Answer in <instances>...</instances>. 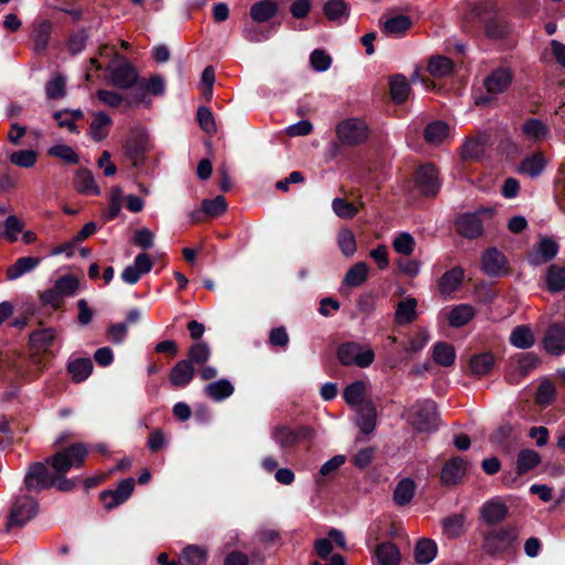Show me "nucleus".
<instances>
[{
    "mask_svg": "<svg viewBox=\"0 0 565 565\" xmlns=\"http://www.w3.org/2000/svg\"><path fill=\"white\" fill-rule=\"evenodd\" d=\"M51 487L60 491H71L75 487V480L57 476L55 472L50 476L44 463H32L24 476V488L29 491H41Z\"/></svg>",
    "mask_w": 565,
    "mask_h": 565,
    "instance_id": "nucleus-1",
    "label": "nucleus"
},
{
    "mask_svg": "<svg viewBox=\"0 0 565 565\" xmlns=\"http://www.w3.org/2000/svg\"><path fill=\"white\" fill-rule=\"evenodd\" d=\"M88 455V447L84 443H75L50 457L46 462L51 465L53 471L61 477L72 468H81Z\"/></svg>",
    "mask_w": 565,
    "mask_h": 565,
    "instance_id": "nucleus-2",
    "label": "nucleus"
},
{
    "mask_svg": "<svg viewBox=\"0 0 565 565\" xmlns=\"http://www.w3.org/2000/svg\"><path fill=\"white\" fill-rule=\"evenodd\" d=\"M337 358L344 366L365 369L374 362L375 353L369 344L348 341L338 347Z\"/></svg>",
    "mask_w": 565,
    "mask_h": 565,
    "instance_id": "nucleus-3",
    "label": "nucleus"
},
{
    "mask_svg": "<svg viewBox=\"0 0 565 565\" xmlns=\"http://www.w3.org/2000/svg\"><path fill=\"white\" fill-rule=\"evenodd\" d=\"M515 526L507 525L491 529L482 533V551L489 556H497L505 552L518 539Z\"/></svg>",
    "mask_w": 565,
    "mask_h": 565,
    "instance_id": "nucleus-4",
    "label": "nucleus"
},
{
    "mask_svg": "<svg viewBox=\"0 0 565 565\" xmlns=\"http://www.w3.org/2000/svg\"><path fill=\"white\" fill-rule=\"evenodd\" d=\"M411 424L419 431H433L438 427L436 403L431 399L418 401L408 411Z\"/></svg>",
    "mask_w": 565,
    "mask_h": 565,
    "instance_id": "nucleus-5",
    "label": "nucleus"
},
{
    "mask_svg": "<svg viewBox=\"0 0 565 565\" xmlns=\"http://www.w3.org/2000/svg\"><path fill=\"white\" fill-rule=\"evenodd\" d=\"M513 81V74L508 67H498L493 70L484 79L483 85L487 95L476 98L477 105H487L492 98L505 92Z\"/></svg>",
    "mask_w": 565,
    "mask_h": 565,
    "instance_id": "nucleus-6",
    "label": "nucleus"
},
{
    "mask_svg": "<svg viewBox=\"0 0 565 565\" xmlns=\"http://www.w3.org/2000/svg\"><path fill=\"white\" fill-rule=\"evenodd\" d=\"M38 374H33L29 369V362L17 355H6L0 359V377L8 382L17 380L31 381Z\"/></svg>",
    "mask_w": 565,
    "mask_h": 565,
    "instance_id": "nucleus-7",
    "label": "nucleus"
},
{
    "mask_svg": "<svg viewBox=\"0 0 565 565\" xmlns=\"http://www.w3.org/2000/svg\"><path fill=\"white\" fill-rule=\"evenodd\" d=\"M109 82L119 88H130L138 83L136 68L124 57L114 60L108 66Z\"/></svg>",
    "mask_w": 565,
    "mask_h": 565,
    "instance_id": "nucleus-8",
    "label": "nucleus"
},
{
    "mask_svg": "<svg viewBox=\"0 0 565 565\" xmlns=\"http://www.w3.org/2000/svg\"><path fill=\"white\" fill-rule=\"evenodd\" d=\"M38 503L32 497L26 494L18 497L10 511L8 527L24 526L38 514Z\"/></svg>",
    "mask_w": 565,
    "mask_h": 565,
    "instance_id": "nucleus-9",
    "label": "nucleus"
},
{
    "mask_svg": "<svg viewBox=\"0 0 565 565\" xmlns=\"http://www.w3.org/2000/svg\"><path fill=\"white\" fill-rule=\"evenodd\" d=\"M367 134L365 122L356 118L343 120L337 126V136L341 143L347 146H355L365 141Z\"/></svg>",
    "mask_w": 565,
    "mask_h": 565,
    "instance_id": "nucleus-10",
    "label": "nucleus"
},
{
    "mask_svg": "<svg viewBox=\"0 0 565 565\" xmlns=\"http://www.w3.org/2000/svg\"><path fill=\"white\" fill-rule=\"evenodd\" d=\"M311 435L312 430L308 427H301L295 430L287 426H276L271 430L273 440L282 450L290 449L301 440L311 438Z\"/></svg>",
    "mask_w": 565,
    "mask_h": 565,
    "instance_id": "nucleus-11",
    "label": "nucleus"
},
{
    "mask_svg": "<svg viewBox=\"0 0 565 565\" xmlns=\"http://www.w3.org/2000/svg\"><path fill=\"white\" fill-rule=\"evenodd\" d=\"M416 185L426 196H434L438 193L441 182L438 171L430 163L423 164L416 172Z\"/></svg>",
    "mask_w": 565,
    "mask_h": 565,
    "instance_id": "nucleus-12",
    "label": "nucleus"
},
{
    "mask_svg": "<svg viewBox=\"0 0 565 565\" xmlns=\"http://www.w3.org/2000/svg\"><path fill=\"white\" fill-rule=\"evenodd\" d=\"M509 513V508L501 497L487 500L480 508V518L488 525H497L503 522Z\"/></svg>",
    "mask_w": 565,
    "mask_h": 565,
    "instance_id": "nucleus-13",
    "label": "nucleus"
},
{
    "mask_svg": "<svg viewBox=\"0 0 565 565\" xmlns=\"http://www.w3.org/2000/svg\"><path fill=\"white\" fill-rule=\"evenodd\" d=\"M467 467V461L461 457H452L448 459L440 471V483L444 487L458 484L465 477Z\"/></svg>",
    "mask_w": 565,
    "mask_h": 565,
    "instance_id": "nucleus-14",
    "label": "nucleus"
},
{
    "mask_svg": "<svg viewBox=\"0 0 565 565\" xmlns=\"http://www.w3.org/2000/svg\"><path fill=\"white\" fill-rule=\"evenodd\" d=\"M135 489V479L122 480L115 490H107L100 493V500L107 510L122 504L131 495Z\"/></svg>",
    "mask_w": 565,
    "mask_h": 565,
    "instance_id": "nucleus-15",
    "label": "nucleus"
},
{
    "mask_svg": "<svg viewBox=\"0 0 565 565\" xmlns=\"http://www.w3.org/2000/svg\"><path fill=\"white\" fill-rule=\"evenodd\" d=\"M543 348L551 355H562L565 353V324H551L543 338Z\"/></svg>",
    "mask_w": 565,
    "mask_h": 565,
    "instance_id": "nucleus-16",
    "label": "nucleus"
},
{
    "mask_svg": "<svg viewBox=\"0 0 565 565\" xmlns=\"http://www.w3.org/2000/svg\"><path fill=\"white\" fill-rule=\"evenodd\" d=\"M126 156L134 166L141 163L143 154L149 150L148 135L143 130H137L131 134L126 145Z\"/></svg>",
    "mask_w": 565,
    "mask_h": 565,
    "instance_id": "nucleus-17",
    "label": "nucleus"
},
{
    "mask_svg": "<svg viewBox=\"0 0 565 565\" xmlns=\"http://www.w3.org/2000/svg\"><path fill=\"white\" fill-rule=\"evenodd\" d=\"M558 253V244L551 237H541L536 246L529 253L530 264L537 266L552 260Z\"/></svg>",
    "mask_w": 565,
    "mask_h": 565,
    "instance_id": "nucleus-18",
    "label": "nucleus"
},
{
    "mask_svg": "<svg viewBox=\"0 0 565 565\" xmlns=\"http://www.w3.org/2000/svg\"><path fill=\"white\" fill-rule=\"evenodd\" d=\"M482 269L491 277L503 276L508 273L507 258L500 250L490 248L482 256Z\"/></svg>",
    "mask_w": 565,
    "mask_h": 565,
    "instance_id": "nucleus-19",
    "label": "nucleus"
},
{
    "mask_svg": "<svg viewBox=\"0 0 565 565\" xmlns=\"http://www.w3.org/2000/svg\"><path fill=\"white\" fill-rule=\"evenodd\" d=\"M456 228L466 238H476L483 232L482 221L478 213H466L456 220Z\"/></svg>",
    "mask_w": 565,
    "mask_h": 565,
    "instance_id": "nucleus-20",
    "label": "nucleus"
},
{
    "mask_svg": "<svg viewBox=\"0 0 565 565\" xmlns=\"http://www.w3.org/2000/svg\"><path fill=\"white\" fill-rule=\"evenodd\" d=\"M52 32V23L43 18H36L32 26L33 50L38 53L46 50Z\"/></svg>",
    "mask_w": 565,
    "mask_h": 565,
    "instance_id": "nucleus-21",
    "label": "nucleus"
},
{
    "mask_svg": "<svg viewBox=\"0 0 565 565\" xmlns=\"http://www.w3.org/2000/svg\"><path fill=\"white\" fill-rule=\"evenodd\" d=\"M521 132L532 143L544 141L550 136V127L537 118H530L521 126Z\"/></svg>",
    "mask_w": 565,
    "mask_h": 565,
    "instance_id": "nucleus-22",
    "label": "nucleus"
},
{
    "mask_svg": "<svg viewBox=\"0 0 565 565\" xmlns=\"http://www.w3.org/2000/svg\"><path fill=\"white\" fill-rule=\"evenodd\" d=\"M195 374L194 367L188 360L179 361L170 371L169 381L175 387H185L191 383Z\"/></svg>",
    "mask_w": 565,
    "mask_h": 565,
    "instance_id": "nucleus-23",
    "label": "nucleus"
},
{
    "mask_svg": "<svg viewBox=\"0 0 565 565\" xmlns=\"http://www.w3.org/2000/svg\"><path fill=\"white\" fill-rule=\"evenodd\" d=\"M546 164L547 160L545 159L544 154L542 152H535L525 157L521 161L519 166V172L531 179H535L542 174Z\"/></svg>",
    "mask_w": 565,
    "mask_h": 565,
    "instance_id": "nucleus-24",
    "label": "nucleus"
},
{
    "mask_svg": "<svg viewBox=\"0 0 565 565\" xmlns=\"http://www.w3.org/2000/svg\"><path fill=\"white\" fill-rule=\"evenodd\" d=\"M438 547L434 540L423 537L414 546V558L418 565H427L437 556Z\"/></svg>",
    "mask_w": 565,
    "mask_h": 565,
    "instance_id": "nucleus-25",
    "label": "nucleus"
},
{
    "mask_svg": "<svg viewBox=\"0 0 565 565\" xmlns=\"http://www.w3.org/2000/svg\"><path fill=\"white\" fill-rule=\"evenodd\" d=\"M356 424L363 434H370L376 426V408L370 401L364 402L358 408Z\"/></svg>",
    "mask_w": 565,
    "mask_h": 565,
    "instance_id": "nucleus-26",
    "label": "nucleus"
},
{
    "mask_svg": "<svg viewBox=\"0 0 565 565\" xmlns=\"http://www.w3.org/2000/svg\"><path fill=\"white\" fill-rule=\"evenodd\" d=\"M382 30L390 36H402L412 25L409 17L405 14H397L381 20Z\"/></svg>",
    "mask_w": 565,
    "mask_h": 565,
    "instance_id": "nucleus-27",
    "label": "nucleus"
},
{
    "mask_svg": "<svg viewBox=\"0 0 565 565\" xmlns=\"http://www.w3.org/2000/svg\"><path fill=\"white\" fill-rule=\"evenodd\" d=\"M417 300L413 297H407L396 305L394 321L396 324H409L417 317Z\"/></svg>",
    "mask_w": 565,
    "mask_h": 565,
    "instance_id": "nucleus-28",
    "label": "nucleus"
},
{
    "mask_svg": "<svg viewBox=\"0 0 565 565\" xmlns=\"http://www.w3.org/2000/svg\"><path fill=\"white\" fill-rule=\"evenodd\" d=\"M463 279V270L460 267H454L447 270L438 281V289L441 295H450L459 288Z\"/></svg>",
    "mask_w": 565,
    "mask_h": 565,
    "instance_id": "nucleus-29",
    "label": "nucleus"
},
{
    "mask_svg": "<svg viewBox=\"0 0 565 565\" xmlns=\"http://www.w3.org/2000/svg\"><path fill=\"white\" fill-rule=\"evenodd\" d=\"M416 491V483L411 478L402 479L393 492V501L398 507H405L413 500Z\"/></svg>",
    "mask_w": 565,
    "mask_h": 565,
    "instance_id": "nucleus-30",
    "label": "nucleus"
},
{
    "mask_svg": "<svg viewBox=\"0 0 565 565\" xmlns=\"http://www.w3.org/2000/svg\"><path fill=\"white\" fill-rule=\"evenodd\" d=\"M111 118L104 111H98L89 125L88 134L95 141L104 140L109 132Z\"/></svg>",
    "mask_w": 565,
    "mask_h": 565,
    "instance_id": "nucleus-31",
    "label": "nucleus"
},
{
    "mask_svg": "<svg viewBox=\"0 0 565 565\" xmlns=\"http://www.w3.org/2000/svg\"><path fill=\"white\" fill-rule=\"evenodd\" d=\"M375 557L380 565H398L401 554L398 547L391 543H381L375 548Z\"/></svg>",
    "mask_w": 565,
    "mask_h": 565,
    "instance_id": "nucleus-32",
    "label": "nucleus"
},
{
    "mask_svg": "<svg viewBox=\"0 0 565 565\" xmlns=\"http://www.w3.org/2000/svg\"><path fill=\"white\" fill-rule=\"evenodd\" d=\"M475 316V309L470 305L461 303L451 308L447 313L448 322L454 328L467 324Z\"/></svg>",
    "mask_w": 565,
    "mask_h": 565,
    "instance_id": "nucleus-33",
    "label": "nucleus"
},
{
    "mask_svg": "<svg viewBox=\"0 0 565 565\" xmlns=\"http://www.w3.org/2000/svg\"><path fill=\"white\" fill-rule=\"evenodd\" d=\"M206 559L207 552L204 547L188 545L182 550L179 556V565H202Z\"/></svg>",
    "mask_w": 565,
    "mask_h": 565,
    "instance_id": "nucleus-34",
    "label": "nucleus"
},
{
    "mask_svg": "<svg viewBox=\"0 0 565 565\" xmlns=\"http://www.w3.org/2000/svg\"><path fill=\"white\" fill-rule=\"evenodd\" d=\"M204 391L213 401L222 402L234 393V386L228 380L222 379L207 384Z\"/></svg>",
    "mask_w": 565,
    "mask_h": 565,
    "instance_id": "nucleus-35",
    "label": "nucleus"
},
{
    "mask_svg": "<svg viewBox=\"0 0 565 565\" xmlns=\"http://www.w3.org/2000/svg\"><path fill=\"white\" fill-rule=\"evenodd\" d=\"M510 343L518 349H530L535 343V337L529 326H518L510 334Z\"/></svg>",
    "mask_w": 565,
    "mask_h": 565,
    "instance_id": "nucleus-36",
    "label": "nucleus"
},
{
    "mask_svg": "<svg viewBox=\"0 0 565 565\" xmlns=\"http://www.w3.org/2000/svg\"><path fill=\"white\" fill-rule=\"evenodd\" d=\"M39 264L40 258L38 257H21L7 269V277L10 280H15L24 274L32 271Z\"/></svg>",
    "mask_w": 565,
    "mask_h": 565,
    "instance_id": "nucleus-37",
    "label": "nucleus"
},
{
    "mask_svg": "<svg viewBox=\"0 0 565 565\" xmlns=\"http://www.w3.org/2000/svg\"><path fill=\"white\" fill-rule=\"evenodd\" d=\"M67 371L74 382L81 383L85 381L93 371L92 360L88 358H78L70 361Z\"/></svg>",
    "mask_w": 565,
    "mask_h": 565,
    "instance_id": "nucleus-38",
    "label": "nucleus"
},
{
    "mask_svg": "<svg viewBox=\"0 0 565 565\" xmlns=\"http://www.w3.org/2000/svg\"><path fill=\"white\" fill-rule=\"evenodd\" d=\"M369 266L364 262H359L354 264L350 269L347 271L343 285L348 287H359L362 284H364L369 277Z\"/></svg>",
    "mask_w": 565,
    "mask_h": 565,
    "instance_id": "nucleus-39",
    "label": "nucleus"
},
{
    "mask_svg": "<svg viewBox=\"0 0 565 565\" xmlns=\"http://www.w3.org/2000/svg\"><path fill=\"white\" fill-rule=\"evenodd\" d=\"M488 140L489 136L487 134H481L476 138L467 140L462 146V156L470 159L480 158L486 151Z\"/></svg>",
    "mask_w": 565,
    "mask_h": 565,
    "instance_id": "nucleus-40",
    "label": "nucleus"
},
{
    "mask_svg": "<svg viewBox=\"0 0 565 565\" xmlns=\"http://www.w3.org/2000/svg\"><path fill=\"white\" fill-rule=\"evenodd\" d=\"M449 135V126L440 120L428 124L424 131L425 140L428 143H441Z\"/></svg>",
    "mask_w": 565,
    "mask_h": 565,
    "instance_id": "nucleus-41",
    "label": "nucleus"
},
{
    "mask_svg": "<svg viewBox=\"0 0 565 565\" xmlns=\"http://www.w3.org/2000/svg\"><path fill=\"white\" fill-rule=\"evenodd\" d=\"M541 462L539 452L532 449H523L519 452L516 458V472L524 475L534 469Z\"/></svg>",
    "mask_w": 565,
    "mask_h": 565,
    "instance_id": "nucleus-42",
    "label": "nucleus"
},
{
    "mask_svg": "<svg viewBox=\"0 0 565 565\" xmlns=\"http://www.w3.org/2000/svg\"><path fill=\"white\" fill-rule=\"evenodd\" d=\"M463 514H454L443 520L444 534L449 539H457L466 531Z\"/></svg>",
    "mask_w": 565,
    "mask_h": 565,
    "instance_id": "nucleus-43",
    "label": "nucleus"
},
{
    "mask_svg": "<svg viewBox=\"0 0 565 565\" xmlns=\"http://www.w3.org/2000/svg\"><path fill=\"white\" fill-rule=\"evenodd\" d=\"M75 184L77 190L82 193L93 195H98L100 193L94 175L88 170H81L76 173Z\"/></svg>",
    "mask_w": 565,
    "mask_h": 565,
    "instance_id": "nucleus-44",
    "label": "nucleus"
},
{
    "mask_svg": "<svg viewBox=\"0 0 565 565\" xmlns=\"http://www.w3.org/2000/svg\"><path fill=\"white\" fill-rule=\"evenodd\" d=\"M454 62L441 55L433 56L428 63V72L435 77H445L452 73Z\"/></svg>",
    "mask_w": 565,
    "mask_h": 565,
    "instance_id": "nucleus-45",
    "label": "nucleus"
},
{
    "mask_svg": "<svg viewBox=\"0 0 565 565\" xmlns=\"http://www.w3.org/2000/svg\"><path fill=\"white\" fill-rule=\"evenodd\" d=\"M365 395V383L355 381L349 384L343 391V398L350 406H360L363 404Z\"/></svg>",
    "mask_w": 565,
    "mask_h": 565,
    "instance_id": "nucleus-46",
    "label": "nucleus"
},
{
    "mask_svg": "<svg viewBox=\"0 0 565 565\" xmlns=\"http://www.w3.org/2000/svg\"><path fill=\"white\" fill-rule=\"evenodd\" d=\"M323 12L329 21L341 24L349 17L347 2H326Z\"/></svg>",
    "mask_w": 565,
    "mask_h": 565,
    "instance_id": "nucleus-47",
    "label": "nucleus"
},
{
    "mask_svg": "<svg viewBox=\"0 0 565 565\" xmlns=\"http://www.w3.org/2000/svg\"><path fill=\"white\" fill-rule=\"evenodd\" d=\"M391 95L395 103H403L409 95V84L403 75H394L390 81Z\"/></svg>",
    "mask_w": 565,
    "mask_h": 565,
    "instance_id": "nucleus-48",
    "label": "nucleus"
},
{
    "mask_svg": "<svg viewBox=\"0 0 565 565\" xmlns=\"http://www.w3.org/2000/svg\"><path fill=\"white\" fill-rule=\"evenodd\" d=\"M433 358L437 364L450 366L455 362L456 352L452 345L445 342H438L434 347Z\"/></svg>",
    "mask_w": 565,
    "mask_h": 565,
    "instance_id": "nucleus-49",
    "label": "nucleus"
},
{
    "mask_svg": "<svg viewBox=\"0 0 565 565\" xmlns=\"http://www.w3.org/2000/svg\"><path fill=\"white\" fill-rule=\"evenodd\" d=\"M392 246L397 254L409 256L415 250L416 242L408 232H401L393 238Z\"/></svg>",
    "mask_w": 565,
    "mask_h": 565,
    "instance_id": "nucleus-50",
    "label": "nucleus"
},
{
    "mask_svg": "<svg viewBox=\"0 0 565 565\" xmlns=\"http://www.w3.org/2000/svg\"><path fill=\"white\" fill-rule=\"evenodd\" d=\"M9 160L12 164L19 168H32L38 161V152L32 149H23L13 151L9 154Z\"/></svg>",
    "mask_w": 565,
    "mask_h": 565,
    "instance_id": "nucleus-51",
    "label": "nucleus"
},
{
    "mask_svg": "<svg viewBox=\"0 0 565 565\" xmlns=\"http://www.w3.org/2000/svg\"><path fill=\"white\" fill-rule=\"evenodd\" d=\"M546 284L550 291L556 292L565 289V268L551 266L546 273Z\"/></svg>",
    "mask_w": 565,
    "mask_h": 565,
    "instance_id": "nucleus-52",
    "label": "nucleus"
},
{
    "mask_svg": "<svg viewBox=\"0 0 565 565\" xmlns=\"http://www.w3.org/2000/svg\"><path fill=\"white\" fill-rule=\"evenodd\" d=\"M514 363L520 375L525 376L539 365L540 358L533 352H525L518 354Z\"/></svg>",
    "mask_w": 565,
    "mask_h": 565,
    "instance_id": "nucleus-53",
    "label": "nucleus"
},
{
    "mask_svg": "<svg viewBox=\"0 0 565 565\" xmlns=\"http://www.w3.org/2000/svg\"><path fill=\"white\" fill-rule=\"evenodd\" d=\"M210 356V347L205 342L200 341L190 347L186 360L190 361L192 366L194 364L202 365L209 361Z\"/></svg>",
    "mask_w": 565,
    "mask_h": 565,
    "instance_id": "nucleus-54",
    "label": "nucleus"
},
{
    "mask_svg": "<svg viewBox=\"0 0 565 565\" xmlns=\"http://www.w3.org/2000/svg\"><path fill=\"white\" fill-rule=\"evenodd\" d=\"M124 196L122 190L119 186H113L109 193V206L107 212L103 215L106 221L116 218L122 207Z\"/></svg>",
    "mask_w": 565,
    "mask_h": 565,
    "instance_id": "nucleus-55",
    "label": "nucleus"
},
{
    "mask_svg": "<svg viewBox=\"0 0 565 565\" xmlns=\"http://www.w3.org/2000/svg\"><path fill=\"white\" fill-rule=\"evenodd\" d=\"M276 2H255L250 8V17L255 22H265L275 15Z\"/></svg>",
    "mask_w": 565,
    "mask_h": 565,
    "instance_id": "nucleus-56",
    "label": "nucleus"
},
{
    "mask_svg": "<svg viewBox=\"0 0 565 565\" xmlns=\"http://www.w3.org/2000/svg\"><path fill=\"white\" fill-rule=\"evenodd\" d=\"M338 245L345 257H351L356 252V242L353 232L343 228L338 234Z\"/></svg>",
    "mask_w": 565,
    "mask_h": 565,
    "instance_id": "nucleus-57",
    "label": "nucleus"
},
{
    "mask_svg": "<svg viewBox=\"0 0 565 565\" xmlns=\"http://www.w3.org/2000/svg\"><path fill=\"white\" fill-rule=\"evenodd\" d=\"M55 339L53 329H42L31 333L30 342L38 350H46Z\"/></svg>",
    "mask_w": 565,
    "mask_h": 565,
    "instance_id": "nucleus-58",
    "label": "nucleus"
},
{
    "mask_svg": "<svg viewBox=\"0 0 565 565\" xmlns=\"http://www.w3.org/2000/svg\"><path fill=\"white\" fill-rule=\"evenodd\" d=\"M494 363V359L492 354L490 353H482L479 355H476L470 361V367L472 373L477 375H486L488 374Z\"/></svg>",
    "mask_w": 565,
    "mask_h": 565,
    "instance_id": "nucleus-59",
    "label": "nucleus"
},
{
    "mask_svg": "<svg viewBox=\"0 0 565 565\" xmlns=\"http://www.w3.org/2000/svg\"><path fill=\"white\" fill-rule=\"evenodd\" d=\"M66 92V79L62 75L52 77L45 86V93L49 99H60Z\"/></svg>",
    "mask_w": 565,
    "mask_h": 565,
    "instance_id": "nucleus-60",
    "label": "nucleus"
},
{
    "mask_svg": "<svg viewBox=\"0 0 565 565\" xmlns=\"http://www.w3.org/2000/svg\"><path fill=\"white\" fill-rule=\"evenodd\" d=\"M139 88L151 95L160 96L166 90V84L160 75H152L138 82Z\"/></svg>",
    "mask_w": 565,
    "mask_h": 565,
    "instance_id": "nucleus-61",
    "label": "nucleus"
},
{
    "mask_svg": "<svg viewBox=\"0 0 565 565\" xmlns=\"http://www.w3.org/2000/svg\"><path fill=\"white\" fill-rule=\"evenodd\" d=\"M97 97L104 105L111 108L120 107L124 104L127 107L131 105V103L127 100L121 94L114 90L99 89L97 92Z\"/></svg>",
    "mask_w": 565,
    "mask_h": 565,
    "instance_id": "nucleus-62",
    "label": "nucleus"
},
{
    "mask_svg": "<svg viewBox=\"0 0 565 565\" xmlns=\"http://www.w3.org/2000/svg\"><path fill=\"white\" fill-rule=\"evenodd\" d=\"M54 288L63 297L73 296L78 288V279L73 275H64L55 281Z\"/></svg>",
    "mask_w": 565,
    "mask_h": 565,
    "instance_id": "nucleus-63",
    "label": "nucleus"
},
{
    "mask_svg": "<svg viewBox=\"0 0 565 565\" xmlns=\"http://www.w3.org/2000/svg\"><path fill=\"white\" fill-rule=\"evenodd\" d=\"M332 63L331 56L323 50L316 49L310 54V65L317 72H326Z\"/></svg>",
    "mask_w": 565,
    "mask_h": 565,
    "instance_id": "nucleus-64",
    "label": "nucleus"
}]
</instances>
